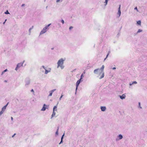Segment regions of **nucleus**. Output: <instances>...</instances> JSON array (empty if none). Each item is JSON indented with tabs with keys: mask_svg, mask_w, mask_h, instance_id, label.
<instances>
[{
	"mask_svg": "<svg viewBox=\"0 0 147 147\" xmlns=\"http://www.w3.org/2000/svg\"><path fill=\"white\" fill-rule=\"evenodd\" d=\"M61 22L63 24H64V21L63 20H61Z\"/></svg>",
	"mask_w": 147,
	"mask_h": 147,
	"instance_id": "33",
	"label": "nucleus"
},
{
	"mask_svg": "<svg viewBox=\"0 0 147 147\" xmlns=\"http://www.w3.org/2000/svg\"><path fill=\"white\" fill-rule=\"evenodd\" d=\"M100 109L101 110V111H105L106 109V107L105 106H101L100 107Z\"/></svg>",
	"mask_w": 147,
	"mask_h": 147,
	"instance_id": "15",
	"label": "nucleus"
},
{
	"mask_svg": "<svg viewBox=\"0 0 147 147\" xmlns=\"http://www.w3.org/2000/svg\"><path fill=\"white\" fill-rule=\"evenodd\" d=\"M121 5H120L118 8V11L117 13V15H118V16H117L118 18H119L121 15Z\"/></svg>",
	"mask_w": 147,
	"mask_h": 147,
	"instance_id": "7",
	"label": "nucleus"
},
{
	"mask_svg": "<svg viewBox=\"0 0 147 147\" xmlns=\"http://www.w3.org/2000/svg\"><path fill=\"white\" fill-rule=\"evenodd\" d=\"M63 143V140H61V141L60 142V143H59V144H60L61 143Z\"/></svg>",
	"mask_w": 147,
	"mask_h": 147,
	"instance_id": "35",
	"label": "nucleus"
},
{
	"mask_svg": "<svg viewBox=\"0 0 147 147\" xmlns=\"http://www.w3.org/2000/svg\"><path fill=\"white\" fill-rule=\"evenodd\" d=\"M142 31V30H141V29H139V30H138V31H137V33H138L141 32Z\"/></svg>",
	"mask_w": 147,
	"mask_h": 147,
	"instance_id": "24",
	"label": "nucleus"
},
{
	"mask_svg": "<svg viewBox=\"0 0 147 147\" xmlns=\"http://www.w3.org/2000/svg\"><path fill=\"white\" fill-rule=\"evenodd\" d=\"M8 103H7L6 105H5V106H4L3 107H2V108L1 109V110L2 111H5L6 109V107H7V106L8 105Z\"/></svg>",
	"mask_w": 147,
	"mask_h": 147,
	"instance_id": "13",
	"label": "nucleus"
},
{
	"mask_svg": "<svg viewBox=\"0 0 147 147\" xmlns=\"http://www.w3.org/2000/svg\"><path fill=\"white\" fill-rule=\"evenodd\" d=\"M85 71H84V72H83L84 74H85Z\"/></svg>",
	"mask_w": 147,
	"mask_h": 147,
	"instance_id": "44",
	"label": "nucleus"
},
{
	"mask_svg": "<svg viewBox=\"0 0 147 147\" xmlns=\"http://www.w3.org/2000/svg\"><path fill=\"white\" fill-rule=\"evenodd\" d=\"M23 66V63H18L15 69V70L17 71L21 67H22Z\"/></svg>",
	"mask_w": 147,
	"mask_h": 147,
	"instance_id": "5",
	"label": "nucleus"
},
{
	"mask_svg": "<svg viewBox=\"0 0 147 147\" xmlns=\"http://www.w3.org/2000/svg\"><path fill=\"white\" fill-rule=\"evenodd\" d=\"M138 104H139L138 107L139 108H140V109H141L142 108L140 106V102H139Z\"/></svg>",
	"mask_w": 147,
	"mask_h": 147,
	"instance_id": "26",
	"label": "nucleus"
},
{
	"mask_svg": "<svg viewBox=\"0 0 147 147\" xmlns=\"http://www.w3.org/2000/svg\"><path fill=\"white\" fill-rule=\"evenodd\" d=\"M64 134H63L62 135V136L61 137V140H63V137H64Z\"/></svg>",
	"mask_w": 147,
	"mask_h": 147,
	"instance_id": "32",
	"label": "nucleus"
},
{
	"mask_svg": "<svg viewBox=\"0 0 147 147\" xmlns=\"http://www.w3.org/2000/svg\"><path fill=\"white\" fill-rule=\"evenodd\" d=\"M116 69V68L115 67H114L113 68V69Z\"/></svg>",
	"mask_w": 147,
	"mask_h": 147,
	"instance_id": "42",
	"label": "nucleus"
},
{
	"mask_svg": "<svg viewBox=\"0 0 147 147\" xmlns=\"http://www.w3.org/2000/svg\"><path fill=\"white\" fill-rule=\"evenodd\" d=\"M109 53H108L107 55V56H106V58L104 60H105L107 58V57H108V55H109Z\"/></svg>",
	"mask_w": 147,
	"mask_h": 147,
	"instance_id": "37",
	"label": "nucleus"
},
{
	"mask_svg": "<svg viewBox=\"0 0 147 147\" xmlns=\"http://www.w3.org/2000/svg\"><path fill=\"white\" fill-rule=\"evenodd\" d=\"M63 1V0H57L56 2L58 3L60 1L62 2Z\"/></svg>",
	"mask_w": 147,
	"mask_h": 147,
	"instance_id": "28",
	"label": "nucleus"
},
{
	"mask_svg": "<svg viewBox=\"0 0 147 147\" xmlns=\"http://www.w3.org/2000/svg\"><path fill=\"white\" fill-rule=\"evenodd\" d=\"M137 84V82L136 81H134L132 82V83H130L129 85L130 86H131L133 84Z\"/></svg>",
	"mask_w": 147,
	"mask_h": 147,
	"instance_id": "16",
	"label": "nucleus"
},
{
	"mask_svg": "<svg viewBox=\"0 0 147 147\" xmlns=\"http://www.w3.org/2000/svg\"><path fill=\"white\" fill-rule=\"evenodd\" d=\"M7 19L5 20V21H4V22H3V24H5V22H6V21H7Z\"/></svg>",
	"mask_w": 147,
	"mask_h": 147,
	"instance_id": "36",
	"label": "nucleus"
},
{
	"mask_svg": "<svg viewBox=\"0 0 147 147\" xmlns=\"http://www.w3.org/2000/svg\"><path fill=\"white\" fill-rule=\"evenodd\" d=\"M108 2V1L105 0V1L104 2V5L105 6H106Z\"/></svg>",
	"mask_w": 147,
	"mask_h": 147,
	"instance_id": "18",
	"label": "nucleus"
},
{
	"mask_svg": "<svg viewBox=\"0 0 147 147\" xmlns=\"http://www.w3.org/2000/svg\"><path fill=\"white\" fill-rule=\"evenodd\" d=\"M42 68L44 69L45 70V74H47L48 73H49L51 72V69L50 68H47L45 67L44 66L42 65L41 66L40 69L42 70V72H44V71L42 70Z\"/></svg>",
	"mask_w": 147,
	"mask_h": 147,
	"instance_id": "3",
	"label": "nucleus"
},
{
	"mask_svg": "<svg viewBox=\"0 0 147 147\" xmlns=\"http://www.w3.org/2000/svg\"><path fill=\"white\" fill-rule=\"evenodd\" d=\"M5 14H9V12L8 10H7L5 12Z\"/></svg>",
	"mask_w": 147,
	"mask_h": 147,
	"instance_id": "29",
	"label": "nucleus"
},
{
	"mask_svg": "<svg viewBox=\"0 0 147 147\" xmlns=\"http://www.w3.org/2000/svg\"><path fill=\"white\" fill-rule=\"evenodd\" d=\"M11 120L12 121H13V118L12 117H11Z\"/></svg>",
	"mask_w": 147,
	"mask_h": 147,
	"instance_id": "41",
	"label": "nucleus"
},
{
	"mask_svg": "<svg viewBox=\"0 0 147 147\" xmlns=\"http://www.w3.org/2000/svg\"><path fill=\"white\" fill-rule=\"evenodd\" d=\"M16 135V134H14L12 136V137H14V136Z\"/></svg>",
	"mask_w": 147,
	"mask_h": 147,
	"instance_id": "40",
	"label": "nucleus"
},
{
	"mask_svg": "<svg viewBox=\"0 0 147 147\" xmlns=\"http://www.w3.org/2000/svg\"><path fill=\"white\" fill-rule=\"evenodd\" d=\"M105 67V66L104 65H102L100 69H96L94 70V72L96 71L97 70H99L100 71H104V69Z\"/></svg>",
	"mask_w": 147,
	"mask_h": 147,
	"instance_id": "9",
	"label": "nucleus"
},
{
	"mask_svg": "<svg viewBox=\"0 0 147 147\" xmlns=\"http://www.w3.org/2000/svg\"><path fill=\"white\" fill-rule=\"evenodd\" d=\"M30 81L28 79L26 80L25 82V86L26 87H27L30 84Z\"/></svg>",
	"mask_w": 147,
	"mask_h": 147,
	"instance_id": "11",
	"label": "nucleus"
},
{
	"mask_svg": "<svg viewBox=\"0 0 147 147\" xmlns=\"http://www.w3.org/2000/svg\"><path fill=\"white\" fill-rule=\"evenodd\" d=\"M137 24L139 25H140L141 24V22L140 21H138L137 22Z\"/></svg>",
	"mask_w": 147,
	"mask_h": 147,
	"instance_id": "22",
	"label": "nucleus"
},
{
	"mask_svg": "<svg viewBox=\"0 0 147 147\" xmlns=\"http://www.w3.org/2000/svg\"><path fill=\"white\" fill-rule=\"evenodd\" d=\"M25 62V61L24 60L22 62H21V63H23V64L24 63V62Z\"/></svg>",
	"mask_w": 147,
	"mask_h": 147,
	"instance_id": "38",
	"label": "nucleus"
},
{
	"mask_svg": "<svg viewBox=\"0 0 147 147\" xmlns=\"http://www.w3.org/2000/svg\"><path fill=\"white\" fill-rule=\"evenodd\" d=\"M58 130H59V127H58V129H57V131H56V132L55 133V135L56 136H58V134H59Z\"/></svg>",
	"mask_w": 147,
	"mask_h": 147,
	"instance_id": "21",
	"label": "nucleus"
},
{
	"mask_svg": "<svg viewBox=\"0 0 147 147\" xmlns=\"http://www.w3.org/2000/svg\"><path fill=\"white\" fill-rule=\"evenodd\" d=\"M84 77V76L83 74H82L81 76V78H80V80H82V79Z\"/></svg>",
	"mask_w": 147,
	"mask_h": 147,
	"instance_id": "27",
	"label": "nucleus"
},
{
	"mask_svg": "<svg viewBox=\"0 0 147 147\" xmlns=\"http://www.w3.org/2000/svg\"><path fill=\"white\" fill-rule=\"evenodd\" d=\"M94 72L95 74L97 75V77L99 78L100 79L104 77L105 73L104 71L97 70L95 72L94 70Z\"/></svg>",
	"mask_w": 147,
	"mask_h": 147,
	"instance_id": "2",
	"label": "nucleus"
},
{
	"mask_svg": "<svg viewBox=\"0 0 147 147\" xmlns=\"http://www.w3.org/2000/svg\"><path fill=\"white\" fill-rule=\"evenodd\" d=\"M51 24H50L46 26L44 28H43L42 30L40 32V35L46 33L47 32V30H49V27Z\"/></svg>",
	"mask_w": 147,
	"mask_h": 147,
	"instance_id": "4",
	"label": "nucleus"
},
{
	"mask_svg": "<svg viewBox=\"0 0 147 147\" xmlns=\"http://www.w3.org/2000/svg\"><path fill=\"white\" fill-rule=\"evenodd\" d=\"M56 90V89H54L52 90L49 92V96H52L53 93L55 90Z\"/></svg>",
	"mask_w": 147,
	"mask_h": 147,
	"instance_id": "12",
	"label": "nucleus"
},
{
	"mask_svg": "<svg viewBox=\"0 0 147 147\" xmlns=\"http://www.w3.org/2000/svg\"><path fill=\"white\" fill-rule=\"evenodd\" d=\"M119 97L121 99H123L125 98L126 96L125 94H123L122 95H119Z\"/></svg>",
	"mask_w": 147,
	"mask_h": 147,
	"instance_id": "14",
	"label": "nucleus"
},
{
	"mask_svg": "<svg viewBox=\"0 0 147 147\" xmlns=\"http://www.w3.org/2000/svg\"><path fill=\"white\" fill-rule=\"evenodd\" d=\"M73 28V27H72V26H71L69 28V29L70 30H71Z\"/></svg>",
	"mask_w": 147,
	"mask_h": 147,
	"instance_id": "34",
	"label": "nucleus"
},
{
	"mask_svg": "<svg viewBox=\"0 0 147 147\" xmlns=\"http://www.w3.org/2000/svg\"><path fill=\"white\" fill-rule=\"evenodd\" d=\"M25 5L24 4H22V6H23Z\"/></svg>",
	"mask_w": 147,
	"mask_h": 147,
	"instance_id": "43",
	"label": "nucleus"
},
{
	"mask_svg": "<svg viewBox=\"0 0 147 147\" xmlns=\"http://www.w3.org/2000/svg\"><path fill=\"white\" fill-rule=\"evenodd\" d=\"M63 96V95L62 94L61 95V96H60V98H59V100H61V98H62V97Z\"/></svg>",
	"mask_w": 147,
	"mask_h": 147,
	"instance_id": "31",
	"label": "nucleus"
},
{
	"mask_svg": "<svg viewBox=\"0 0 147 147\" xmlns=\"http://www.w3.org/2000/svg\"><path fill=\"white\" fill-rule=\"evenodd\" d=\"M46 0H45V1Z\"/></svg>",
	"mask_w": 147,
	"mask_h": 147,
	"instance_id": "45",
	"label": "nucleus"
},
{
	"mask_svg": "<svg viewBox=\"0 0 147 147\" xmlns=\"http://www.w3.org/2000/svg\"><path fill=\"white\" fill-rule=\"evenodd\" d=\"M57 106H54L53 108V111H57Z\"/></svg>",
	"mask_w": 147,
	"mask_h": 147,
	"instance_id": "17",
	"label": "nucleus"
},
{
	"mask_svg": "<svg viewBox=\"0 0 147 147\" xmlns=\"http://www.w3.org/2000/svg\"><path fill=\"white\" fill-rule=\"evenodd\" d=\"M123 138V136L121 134H119V135L117 137V138H116V141H118L122 139Z\"/></svg>",
	"mask_w": 147,
	"mask_h": 147,
	"instance_id": "8",
	"label": "nucleus"
},
{
	"mask_svg": "<svg viewBox=\"0 0 147 147\" xmlns=\"http://www.w3.org/2000/svg\"><path fill=\"white\" fill-rule=\"evenodd\" d=\"M4 112V111H2V110H1V111L0 112V116Z\"/></svg>",
	"mask_w": 147,
	"mask_h": 147,
	"instance_id": "25",
	"label": "nucleus"
},
{
	"mask_svg": "<svg viewBox=\"0 0 147 147\" xmlns=\"http://www.w3.org/2000/svg\"><path fill=\"white\" fill-rule=\"evenodd\" d=\"M134 9L135 10H136L137 11V12H138V8H137V7H135L134 8Z\"/></svg>",
	"mask_w": 147,
	"mask_h": 147,
	"instance_id": "30",
	"label": "nucleus"
},
{
	"mask_svg": "<svg viewBox=\"0 0 147 147\" xmlns=\"http://www.w3.org/2000/svg\"><path fill=\"white\" fill-rule=\"evenodd\" d=\"M7 71V69H6L5 70L3 71L1 73V75H2L5 72Z\"/></svg>",
	"mask_w": 147,
	"mask_h": 147,
	"instance_id": "23",
	"label": "nucleus"
},
{
	"mask_svg": "<svg viewBox=\"0 0 147 147\" xmlns=\"http://www.w3.org/2000/svg\"><path fill=\"white\" fill-rule=\"evenodd\" d=\"M33 27H34L33 26H32L31 28H29V35H30V33H31V30L33 28Z\"/></svg>",
	"mask_w": 147,
	"mask_h": 147,
	"instance_id": "19",
	"label": "nucleus"
},
{
	"mask_svg": "<svg viewBox=\"0 0 147 147\" xmlns=\"http://www.w3.org/2000/svg\"><path fill=\"white\" fill-rule=\"evenodd\" d=\"M31 92H34V90H33V89H32V90H31Z\"/></svg>",
	"mask_w": 147,
	"mask_h": 147,
	"instance_id": "39",
	"label": "nucleus"
},
{
	"mask_svg": "<svg viewBox=\"0 0 147 147\" xmlns=\"http://www.w3.org/2000/svg\"><path fill=\"white\" fill-rule=\"evenodd\" d=\"M49 107V105H47L45 104H44L43 105L42 108L41 109V111H45L46 110V109H48Z\"/></svg>",
	"mask_w": 147,
	"mask_h": 147,
	"instance_id": "6",
	"label": "nucleus"
},
{
	"mask_svg": "<svg viewBox=\"0 0 147 147\" xmlns=\"http://www.w3.org/2000/svg\"><path fill=\"white\" fill-rule=\"evenodd\" d=\"M65 60V58H61L57 62V68L60 67L61 69H63L64 67L63 64Z\"/></svg>",
	"mask_w": 147,
	"mask_h": 147,
	"instance_id": "1",
	"label": "nucleus"
},
{
	"mask_svg": "<svg viewBox=\"0 0 147 147\" xmlns=\"http://www.w3.org/2000/svg\"><path fill=\"white\" fill-rule=\"evenodd\" d=\"M81 81H82V80L80 79V80H78L76 83V90L78 89V87L79 84H80Z\"/></svg>",
	"mask_w": 147,
	"mask_h": 147,
	"instance_id": "10",
	"label": "nucleus"
},
{
	"mask_svg": "<svg viewBox=\"0 0 147 147\" xmlns=\"http://www.w3.org/2000/svg\"><path fill=\"white\" fill-rule=\"evenodd\" d=\"M55 114H56V113H55V111H53V112L52 114V115H51V118H52V117H54L55 115Z\"/></svg>",
	"mask_w": 147,
	"mask_h": 147,
	"instance_id": "20",
	"label": "nucleus"
}]
</instances>
